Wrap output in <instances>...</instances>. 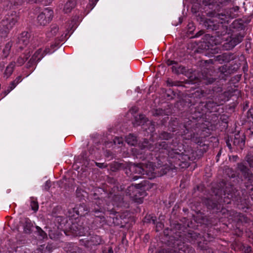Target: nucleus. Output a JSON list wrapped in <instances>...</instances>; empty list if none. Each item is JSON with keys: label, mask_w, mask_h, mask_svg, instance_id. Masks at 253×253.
Masks as SVG:
<instances>
[{"label": "nucleus", "mask_w": 253, "mask_h": 253, "mask_svg": "<svg viewBox=\"0 0 253 253\" xmlns=\"http://www.w3.org/2000/svg\"><path fill=\"white\" fill-rule=\"evenodd\" d=\"M105 155L106 157H109L112 156V153L110 151L107 150L105 152Z\"/></svg>", "instance_id": "48"}, {"label": "nucleus", "mask_w": 253, "mask_h": 253, "mask_svg": "<svg viewBox=\"0 0 253 253\" xmlns=\"http://www.w3.org/2000/svg\"><path fill=\"white\" fill-rule=\"evenodd\" d=\"M225 187L222 189H218L215 195H218L222 199L223 198V202L227 204H230L231 200L241 202L242 204H246V198H242L240 196V194H237V191H235L232 185L229 183L224 184Z\"/></svg>", "instance_id": "2"}, {"label": "nucleus", "mask_w": 253, "mask_h": 253, "mask_svg": "<svg viewBox=\"0 0 253 253\" xmlns=\"http://www.w3.org/2000/svg\"><path fill=\"white\" fill-rule=\"evenodd\" d=\"M171 69L172 72L176 74H182L186 72L185 67L182 66H179L178 67H176L175 66H172Z\"/></svg>", "instance_id": "26"}, {"label": "nucleus", "mask_w": 253, "mask_h": 253, "mask_svg": "<svg viewBox=\"0 0 253 253\" xmlns=\"http://www.w3.org/2000/svg\"><path fill=\"white\" fill-rule=\"evenodd\" d=\"M126 141L130 145H135L137 143L136 137L131 134H129L126 137Z\"/></svg>", "instance_id": "25"}, {"label": "nucleus", "mask_w": 253, "mask_h": 253, "mask_svg": "<svg viewBox=\"0 0 253 253\" xmlns=\"http://www.w3.org/2000/svg\"><path fill=\"white\" fill-rule=\"evenodd\" d=\"M252 113V112L251 110H249L248 112V118H249L250 117H249V115L250 114V116L252 118L253 120V114H251Z\"/></svg>", "instance_id": "52"}, {"label": "nucleus", "mask_w": 253, "mask_h": 253, "mask_svg": "<svg viewBox=\"0 0 253 253\" xmlns=\"http://www.w3.org/2000/svg\"><path fill=\"white\" fill-rule=\"evenodd\" d=\"M153 142H151L146 139H144L141 144L139 145V147L141 150L147 149L151 151H157L160 149H165L169 152L170 149L173 150V148H170L168 144L165 141H161L154 145H153Z\"/></svg>", "instance_id": "5"}, {"label": "nucleus", "mask_w": 253, "mask_h": 253, "mask_svg": "<svg viewBox=\"0 0 253 253\" xmlns=\"http://www.w3.org/2000/svg\"><path fill=\"white\" fill-rule=\"evenodd\" d=\"M74 227H76V226L74 224V225H73L72 227L74 230Z\"/></svg>", "instance_id": "63"}, {"label": "nucleus", "mask_w": 253, "mask_h": 253, "mask_svg": "<svg viewBox=\"0 0 253 253\" xmlns=\"http://www.w3.org/2000/svg\"><path fill=\"white\" fill-rule=\"evenodd\" d=\"M21 224L23 227L24 231L26 233H30L33 227L31 221L29 218H25L21 221Z\"/></svg>", "instance_id": "16"}, {"label": "nucleus", "mask_w": 253, "mask_h": 253, "mask_svg": "<svg viewBox=\"0 0 253 253\" xmlns=\"http://www.w3.org/2000/svg\"><path fill=\"white\" fill-rule=\"evenodd\" d=\"M15 66V62H11L6 66L3 73L4 78L7 79L11 75L13 72Z\"/></svg>", "instance_id": "18"}, {"label": "nucleus", "mask_w": 253, "mask_h": 253, "mask_svg": "<svg viewBox=\"0 0 253 253\" xmlns=\"http://www.w3.org/2000/svg\"><path fill=\"white\" fill-rule=\"evenodd\" d=\"M19 20V15L15 11L7 13L0 23V40L7 37L11 30Z\"/></svg>", "instance_id": "3"}, {"label": "nucleus", "mask_w": 253, "mask_h": 253, "mask_svg": "<svg viewBox=\"0 0 253 253\" xmlns=\"http://www.w3.org/2000/svg\"><path fill=\"white\" fill-rule=\"evenodd\" d=\"M43 56L44 53L42 52V49L41 48L38 49L28 62L27 68H29L33 65H36L38 62L41 60Z\"/></svg>", "instance_id": "12"}, {"label": "nucleus", "mask_w": 253, "mask_h": 253, "mask_svg": "<svg viewBox=\"0 0 253 253\" xmlns=\"http://www.w3.org/2000/svg\"><path fill=\"white\" fill-rule=\"evenodd\" d=\"M58 31V27L56 25H52L50 30L46 33L47 37L50 38L55 36Z\"/></svg>", "instance_id": "23"}, {"label": "nucleus", "mask_w": 253, "mask_h": 253, "mask_svg": "<svg viewBox=\"0 0 253 253\" xmlns=\"http://www.w3.org/2000/svg\"><path fill=\"white\" fill-rule=\"evenodd\" d=\"M125 173L131 180L135 181L145 175V169L142 163H128L125 168Z\"/></svg>", "instance_id": "4"}, {"label": "nucleus", "mask_w": 253, "mask_h": 253, "mask_svg": "<svg viewBox=\"0 0 253 253\" xmlns=\"http://www.w3.org/2000/svg\"><path fill=\"white\" fill-rule=\"evenodd\" d=\"M26 0H9L8 2L10 4V7H17L21 5Z\"/></svg>", "instance_id": "28"}, {"label": "nucleus", "mask_w": 253, "mask_h": 253, "mask_svg": "<svg viewBox=\"0 0 253 253\" xmlns=\"http://www.w3.org/2000/svg\"><path fill=\"white\" fill-rule=\"evenodd\" d=\"M109 252L110 253H113V250L112 249V248H110L109 250Z\"/></svg>", "instance_id": "57"}, {"label": "nucleus", "mask_w": 253, "mask_h": 253, "mask_svg": "<svg viewBox=\"0 0 253 253\" xmlns=\"http://www.w3.org/2000/svg\"><path fill=\"white\" fill-rule=\"evenodd\" d=\"M180 85V83L177 81H174L173 83V86H179Z\"/></svg>", "instance_id": "51"}, {"label": "nucleus", "mask_w": 253, "mask_h": 253, "mask_svg": "<svg viewBox=\"0 0 253 253\" xmlns=\"http://www.w3.org/2000/svg\"><path fill=\"white\" fill-rule=\"evenodd\" d=\"M4 63L2 62L0 63V71H2L4 67Z\"/></svg>", "instance_id": "49"}, {"label": "nucleus", "mask_w": 253, "mask_h": 253, "mask_svg": "<svg viewBox=\"0 0 253 253\" xmlns=\"http://www.w3.org/2000/svg\"><path fill=\"white\" fill-rule=\"evenodd\" d=\"M87 247L99 245L101 243V239L99 236L93 235L90 237L89 239L86 241Z\"/></svg>", "instance_id": "19"}, {"label": "nucleus", "mask_w": 253, "mask_h": 253, "mask_svg": "<svg viewBox=\"0 0 253 253\" xmlns=\"http://www.w3.org/2000/svg\"><path fill=\"white\" fill-rule=\"evenodd\" d=\"M166 63L168 66L172 65L173 64H176L177 62L174 60H171L170 59H168L166 61Z\"/></svg>", "instance_id": "40"}, {"label": "nucleus", "mask_w": 253, "mask_h": 253, "mask_svg": "<svg viewBox=\"0 0 253 253\" xmlns=\"http://www.w3.org/2000/svg\"><path fill=\"white\" fill-rule=\"evenodd\" d=\"M222 104V103L220 102L217 103L213 101H209L205 105V106L210 112H214L216 111V107Z\"/></svg>", "instance_id": "21"}, {"label": "nucleus", "mask_w": 253, "mask_h": 253, "mask_svg": "<svg viewBox=\"0 0 253 253\" xmlns=\"http://www.w3.org/2000/svg\"><path fill=\"white\" fill-rule=\"evenodd\" d=\"M171 134L167 132H162L159 135V137L160 139L164 140H168L169 138H171Z\"/></svg>", "instance_id": "34"}, {"label": "nucleus", "mask_w": 253, "mask_h": 253, "mask_svg": "<svg viewBox=\"0 0 253 253\" xmlns=\"http://www.w3.org/2000/svg\"><path fill=\"white\" fill-rule=\"evenodd\" d=\"M146 121V119L145 116L142 114H140L135 117V121L133 123L134 126H137L140 125H144V123Z\"/></svg>", "instance_id": "22"}, {"label": "nucleus", "mask_w": 253, "mask_h": 253, "mask_svg": "<svg viewBox=\"0 0 253 253\" xmlns=\"http://www.w3.org/2000/svg\"><path fill=\"white\" fill-rule=\"evenodd\" d=\"M230 0H217V2L221 4H224L228 2Z\"/></svg>", "instance_id": "45"}, {"label": "nucleus", "mask_w": 253, "mask_h": 253, "mask_svg": "<svg viewBox=\"0 0 253 253\" xmlns=\"http://www.w3.org/2000/svg\"><path fill=\"white\" fill-rule=\"evenodd\" d=\"M92 163H93L95 164V165L98 167L99 168L101 169H104L107 167V165L105 163H97V162H94L93 161H92Z\"/></svg>", "instance_id": "37"}, {"label": "nucleus", "mask_w": 253, "mask_h": 253, "mask_svg": "<svg viewBox=\"0 0 253 253\" xmlns=\"http://www.w3.org/2000/svg\"><path fill=\"white\" fill-rule=\"evenodd\" d=\"M29 57V54H25L18 57L16 62H15V65L16 64L18 66L22 65Z\"/></svg>", "instance_id": "24"}, {"label": "nucleus", "mask_w": 253, "mask_h": 253, "mask_svg": "<svg viewBox=\"0 0 253 253\" xmlns=\"http://www.w3.org/2000/svg\"><path fill=\"white\" fill-rule=\"evenodd\" d=\"M148 124H150L149 129H150V132H153L154 130V124L151 122L148 123Z\"/></svg>", "instance_id": "43"}, {"label": "nucleus", "mask_w": 253, "mask_h": 253, "mask_svg": "<svg viewBox=\"0 0 253 253\" xmlns=\"http://www.w3.org/2000/svg\"><path fill=\"white\" fill-rule=\"evenodd\" d=\"M43 0H36L35 2H41Z\"/></svg>", "instance_id": "55"}, {"label": "nucleus", "mask_w": 253, "mask_h": 253, "mask_svg": "<svg viewBox=\"0 0 253 253\" xmlns=\"http://www.w3.org/2000/svg\"><path fill=\"white\" fill-rule=\"evenodd\" d=\"M249 195L250 196H251V198L252 199V200L253 201V197H252V196H253V191H249Z\"/></svg>", "instance_id": "53"}, {"label": "nucleus", "mask_w": 253, "mask_h": 253, "mask_svg": "<svg viewBox=\"0 0 253 253\" xmlns=\"http://www.w3.org/2000/svg\"><path fill=\"white\" fill-rule=\"evenodd\" d=\"M226 217L229 220H241L242 214L234 211H227Z\"/></svg>", "instance_id": "15"}, {"label": "nucleus", "mask_w": 253, "mask_h": 253, "mask_svg": "<svg viewBox=\"0 0 253 253\" xmlns=\"http://www.w3.org/2000/svg\"><path fill=\"white\" fill-rule=\"evenodd\" d=\"M219 71L225 76L227 75L228 72H227V67L226 66H222L219 68Z\"/></svg>", "instance_id": "36"}, {"label": "nucleus", "mask_w": 253, "mask_h": 253, "mask_svg": "<svg viewBox=\"0 0 253 253\" xmlns=\"http://www.w3.org/2000/svg\"><path fill=\"white\" fill-rule=\"evenodd\" d=\"M173 82L174 81H172L170 79H168L167 81V85L169 86H173Z\"/></svg>", "instance_id": "44"}, {"label": "nucleus", "mask_w": 253, "mask_h": 253, "mask_svg": "<svg viewBox=\"0 0 253 253\" xmlns=\"http://www.w3.org/2000/svg\"><path fill=\"white\" fill-rule=\"evenodd\" d=\"M143 167L145 169V175L149 179H152L159 175L157 173L156 167L152 162L142 163Z\"/></svg>", "instance_id": "9"}, {"label": "nucleus", "mask_w": 253, "mask_h": 253, "mask_svg": "<svg viewBox=\"0 0 253 253\" xmlns=\"http://www.w3.org/2000/svg\"><path fill=\"white\" fill-rule=\"evenodd\" d=\"M239 10V7L238 6L232 7V8H230L228 11H226V12H224V13H220L219 14H230L231 16L228 19V23H229V19L230 18H233L234 16V15L232 14V13L233 11L234 12H237Z\"/></svg>", "instance_id": "30"}, {"label": "nucleus", "mask_w": 253, "mask_h": 253, "mask_svg": "<svg viewBox=\"0 0 253 253\" xmlns=\"http://www.w3.org/2000/svg\"><path fill=\"white\" fill-rule=\"evenodd\" d=\"M114 143L115 144H122L123 143V140H122V139L121 138H119L118 137H116L114 140Z\"/></svg>", "instance_id": "41"}, {"label": "nucleus", "mask_w": 253, "mask_h": 253, "mask_svg": "<svg viewBox=\"0 0 253 253\" xmlns=\"http://www.w3.org/2000/svg\"><path fill=\"white\" fill-rule=\"evenodd\" d=\"M235 174L233 173H232V174H231V177H235Z\"/></svg>", "instance_id": "62"}, {"label": "nucleus", "mask_w": 253, "mask_h": 253, "mask_svg": "<svg viewBox=\"0 0 253 253\" xmlns=\"http://www.w3.org/2000/svg\"><path fill=\"white\" fill-rule=\"evenodd\" d=\"M67 251L70 252H72V253H73V252H74V251H73V249H68V250H67Z\"/></svg>", "instance_id": "56"}, {"label": "nucleus", "mask_w": 253, "mask_h": 253, "mask_svg": "<svg viewBox=\"0 0 253 253\" xmlns=\"http://www.w3.org/2000/svg\"><path fill=\"white\" fill-rule=\"evenodd\" d=\"M152 221L153 224L155 223V219H152Z\"/></svg>", "instance_id": "59"}, {"label": "nucleus", "mask_w": 253, "mask_h": 253, "mask_svg": "<svg viewBox=\"0 0 253 253\" xmlns=\"http://www.w3.org/2000/svg\"><path fill=\"white\" fill-rule=\"evenodd\" d=\"M17 84H17L15 81H13V82H12L10 84L9 87L10 88L9 91L12 90L15 87V86Z\"/></svg>", "instance_id": "39"}, {"label": "nucleus", "mask_w": 253, "mask_h": 253, "mask_svg": "<svg viewBox=\"0 0 253 253\" xmlns=\"http://www.w3.org/2000/svg\"><path fill=\"white\" fill-rule=\"evenodd\" d=\"M215 81V79H213L212 78H210L207 80V83L209 84H212L214 81Z\"/></svg>", "instance_id": "46"}, {"label": "nucleus", "mask_w": 253, "mask_h": 253, "mask_svg": "<svg viewBox=\"0 0 253 253\" xmlns=\"http://www.w3.org/2000/svg\"><path fill=\"white\" fill-rule=\"evenodd\" d=\"M230 14H216L211 19L207 20L205 26L209 30L216 31L217 40L226 42L223 45L226 50H230L240 43L243 36L239 34L232 37L230 30L228 29V19Z\"/></svg>", "instance_id": "1"}, {"label": "nucleus", "mask_w": 253, "mask_h": 253, "mask_svg": "<svg viewBox=\"0 0 253 253\" xmlns=\"http://www.w3.org/2000/svg\"><path fill=\"white\" fill-rule=\"evenodd\" d=\"M227 146L230 149L231 148V144L229 143V142H226Z\"/></svg>", "instance_id": "54"}, {"label": "nucleus", "mask_w": 253, "mask_h": 253, "mask_svg": "<svg viewBox=\"0 0 253 253\" xmlns=\"http://www.w3.org/2000/svg\"><path fill=\"white\" fill-rule=\"evenodd\" d=\"M68 245L70 246V247H72V248H73L74 246V245L73 244H69Z\"/></svg>", "instance_id": "58"}, {"label": "nucleus", "mask_w": 253, "mask_h": 253, "mask_svg": "<svg viewBox=\"0 0 253 253\" xmlns=\"http://www.w3.org/2000/svg\"><path fill=\"white\" fill-rule=\"evenodd\" d=\"M238 169L240 171L245 180H247L250 185H246L248 191H253V174L243 163L238 164Z\"/></svg>", "instance_id": "6"}, {"label": "nucleus", "mask_w": 253, "mask_h": 253, "mask_svg": "<svg viewBox=\"0 0 253 253\" xmlns=\"http://www.w3.org/2000/svg\"><path fill=\"white\" fill-rule=\"evenodd\" d=\"M69 216H75L74 213L77 215L84 216L88 212V210L85 204L76 205L74 208L70 209L68 211Z\"/></svg>", "instance_id": "10"}, {"label": "nucleus", "mask_w": 253, "mask_h": 253, "mask_svg": "<svg viewBox=\"0 0 253 253\" xmlns=\"http://www.w3.org/2000/svg\"><path fill=\"white\" fill-rule=\"evenodd\" d=\"M107 211H110L111 213H112V211H111L109 208L103 206H101L100 209L94 208L92 209L91 212H94V215L96 217H98L102 219L104 218L103 214L104 212Z\"/></svg>", "instance_id": "14"}, {"label": "nucleus", "mask_w": 253, "mask_h": 253, "mask_svg": "<svg viewBox=\"0 0 253 253\" xmlns=\"http://www.w3.org/2000/svg\"><path fill=\"white\" fill-rule=\"evenodd\" d=\"M180 85V83L177 81H174L173 83V86H179Z\"/></svg>", "instance_id": "50"}, {"label": "nucleus", "mask_w": 253, "mask_h": 253, "mask_svg": "<svg viewBox=\"0 0 253 253\" xmlns=\"http://www.w3.org/2000/svg\"><path fill=\"white\" fill-rule=\"evenodd\" d=\"M12 43L11 42H7L5 45L4 48L3 49V52L4 55L5 57H6L10 50L11 47L12 46Z\"/></svg>", "instance_id": "31"}, {"label": "nucleus", "mask_w": 253, "mask_h": 253, "mask_svg": "<svg viewBox=\"0 0 253 253\" xmlns=\"http://www.w3.org/2000/svg\"><path fill=\"white\" fill-rule=\"evenodd\" d=\"M220 152H219V153L217 154V155H216V157H217V158H218V157L220 156Z\"/></svg>", "instance_id": "60"}, {"label": "nucleus", "mask_w": 253, "mask_h": 253, "mask_svg": "<svg viewBox=\"0 0 253 253\" xmlns=\"http://www.w3.org/2000/svg\"><path fill=\"white\" fill-rule=\"evenodd\" d=\"M53 11L49 7L46 8L37 17V22L40 26H44L52 19Z\"/></svg>", "instance_id": "7"}, {"label": "nucleus", "mask_w": 253, "mask_h": 253, "mask_svg": "<svg viewBox=\"0 0 253 253\" xmlns=\"http://www.w3.org/2000/svg\"><path fill=\"white\" fill-rule=\"evenodd\" d=\"M37 229L38 230V232L39 233V235L42 238H44L46 236V233L42 230L41 228L38 226H37Z\"/></svg>", "instance_id": "38"}, {"label": "nucleus", "mask_w": 253, "mask_h": 253, "mask_svg": "<svg viewBox=\"0 0 253 253\" xmlns=\"http://www.w3.org/2000/svg\"><path fill=\"white\" fill-rule=\"evenodd\" d=\"M123 200L124 199L122 196L120 195H113L111 193L108 195L107 199L105 200V202L112 200V204L113 206L119 207L122 205Z\"/></svg>", "instance_id": "13"}, {"label": "nucleus", "mask_w": 253, "mask_h": 253, "mask_svg": "<svg viewBox=\"0 0 253 253\" xmlns=\"http://www.w3.org/2000/svg\"><path fill=\"white\" fill-rule=\"evenodd\" d=\"M233 144L234 145L237 146L240 148L242 149L245 144V140L243 136L241 137L239 134H236L233 140Z\"/></svg>", "instance_id": "20"}, {"label": "nucleus", "mask_w": 253, "mask_h": 253, "mask_svg": "<svg viewBox=\"0 0 253 253\" xmlns=\"http://www.w3.org/2000/svg\"><path fill=\"white\" fill-rule=\"evenodd\" d=\"M77 0H68L65 4L63 11L65 13H69L75 7Z\"/></svg>", "instance_id": "17"}, {"label": "nucleus", "mask_w": 253, "mask_h": 253, "mask_svg": "<svg viewBox=\"0 0 253 253\" xmlns=\"http://www.w3.org/2000/svg\"><path fill=\"white\" fill-rule=\"evenodd\" d=\"M141 187V184H132L128 186L126 191V195L129 196L135 202L141 204L143 202L142 198H137V194L139 193V189Z\"/></svg>", "instance_id": "8"}, {"label": "nucleus", "mask_w": 253, "mask_h": 253, "mask_svg": "<svg viewBox=\"0 0 253 253\" xmlns=\"http://www.w3.org/2000/svg\"><path fill=\"white\" fill-rule=\"evenodd\" d=\"M17 84H18L22 81L21 76L17 77L14 80Z\"/></svg>", "instance_id": "47"}, {"label": "nucleus", "mask_w": 253, "mask_h": 253, "mask_svg": "<svg viewBox=\"0 0 253 253\" xmlns=\"http://www.w3.org/2000/svg\"><path fill=\"white\" fill-rule=\"evenodd\" d=\"M181 135L185 139H190L192 137V133L191 132H189V129L187 128H186L185 130L183 131V133H182Z\"/></svg>", "instance_id": "35"}, {"label": "nucleus", "mask_w": 253, "mask_h": 253, "mask_svg": "<svg viewBox=\"0 0 253 253\" xmlns=\"http://www.w3.org/2000/svg\"><path fill=\"white\" fill-rule=\"evenodd\" d=\"M31 207L32 210L37 211L39 209V205L37 201L34 200L33 198H31Z\"/></svg>", "instance_id": "33"}, {"label": "nucleus", "mask_w": 253, "mask_h": 253, "mask_svg": "<svg viewBox=\"0 0 253 253\" xmlns=\"http://www.w3.org/2000/svg\"><path fill=\"white\" fill-rule=\"evenodd\" d=\"M30 34L27 32H22L17 38V47L20 49H23L30 42Z\"/></svg>", "instance_id": "11"}, {"label": "nucleus", "mask_w": 253, "mask_h": 253, "mask_svg": "<svg viewBox=\"0 0 253 253\" xmlns=\"http://www.w3.org/2000/svg\"><path fill=\"white\" fill-rule=\"evenodd\" d=\"M95 204L97 206L98 208L100 209L101 206L108 207L110 205V203H106V206L104 204V200L99 198L95 202Z\"/></svg>", "instance_id": "32"}, {"label": "nucleus", "mask_w": 253, "mask_h": 253, "mask_svg": "<svg viewBox=\"0 0 253 253\" xmlns=\"http://www.w3.org/2000/svg\"><path fill=\"white\" fill-rule=\"evenodd\" d=\"M193 235V237L197 236V234L196 233H194Z\"/></svg>", "instance_id": "61"}, {"label": "nucleus", "mask_w": 253, "mask_h": 253, "mask_svg": "<svg viewBox=\"0 0 253 253\" xmlns=\"http://www.w3.org/2000/svg\"><path fill=\"white\" fill-rule=\"evenodd\" d=\"M199 33H200V34H199V36L201 35V34H203V32L202 31H200Z\"/></svg>", "instance_id": "64"}, {"label": "nucleus", "mask_w": 253, "mask_h": 253, "mask_svg": "<svg viewBox=\"0 0 253 253\" xmlns=\"http://www.w3.org/2000/svg\"><path fill=\"white\" fill-rule=\"evenodd\" d=\"M77 230H76V234L78 235L79 236H85L87 235V228H85L84 227H82L81 226H80V227H77Z\"/></svg>", "instance_id": "29"}, {"label": "nucleus", "mask_w": 253, "mask_h": 253, "mask_svg": "<svg viewBox=\"0 0 253 253\" xmlns=\"http://www.w3.org/2000/svg\"><path fill=\"white\" fill-rule=\"evenodd\" d=\"M50 186H51L50 182L48 181H47L45 183V184H44V189L45 190L47 191L49 189V188H50Z\"/></svg>", "instance_id": "42"}, {"label": "nucleus", "mask_w": 253, "mask_h": 253, "mask_svg": "<svg viewBox=\"0 0 253 253\" xmlns=\"http://www.w3.org/2000/svg\"><path fill=\"white\" fill-rule=\"evenodd\" d=\"M217 57L222 58V60L225 62H228L233 59V55L230 53H224Z\"/></svg>", "instance_id": "27"}]
</instances>
